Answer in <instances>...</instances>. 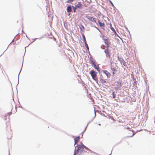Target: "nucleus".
Here are the masks:
<instances>
[{"label":"nucleus","mask_w":155,"mask_h":155,"mask_svg":"<svg viewBox=\"0 0 155 155\" xmlns=\"http://www.w3.org/2000/svg\"><path fill=\"white\" fill-rule=\"evenodd\" d=\"M109 2L111 4V5L113 6V7H114V6L113 4V3L112 2L110 1H109Z\"/></svg>","instance_id":"5701e85b"},{"label":"nucleus","mask_w":155,"mask_h":155,"mask_svg":"<svg viewBox=\"0 0 155 155\" xmlns=\"http://www.w3.org/2000/svg\"><path fill=\"white\" fill-rule=\"evenodd\" d=\"M112 95L113 98L114 99L116 97V95L114 94V91L112 92Z\"/></svg>","instance_id":"f3484780"},{"label":"nucleus","mask_w":155,"mask_h":155,"mask_svg":"<svg viewBox=\"0 0 155 155\" xmlns=\"http://www.w3.org/2000/svg\"><path fill=\"white\" fill-rule=\"evenodd\" d=\"M97 73H96L94 70L92 69L90 72V74H91L92 78L95 81L97 80Z\"/></svg>","instance_id":"f03ea898"},{"label":"nucleus","mask_w":155,"mask_h":155,"mask_svg":"<svg viewBox=\"0 0 155 155\" xmlns=\"http://www.w3.org/2000/svg\"><path fill=\"white\" fill-rule=\"evenodd\" d=\"M82 37L83 38L84 43H85L87 42L85 36L84 34H83L82 35Z\"/></svg>","instance_id":"dca6fc26"},{"label":"nucleus","mask_w":155,"mask_h":155,"mask_svg":"<svg viewBox=\"0 0 155 155\" xmlns=\"http://www.w3.org/2000/svg\"><path fill=\"white\" fill-rule=\"evenodd\" d=\"M73 12H76V10L77 9L76 8H75V6H72Z\"/></svg>","instance_id":"aec40b11"},{"label":"nucleus","mask_w":155,"mask_h":155,"mask_svg":"<svg viewBox=\"0 0 155 155\" xmlns=\"http://www.w3.org/2000/svg\"><path fill=\"white\" fill-rule=\"evenodd\" d=\"M99 24L100 25V27L103 29H104L105 24L104 22H101L99 20L98 21Z\"/></svg>","instance_id":"0eeeda50"},{"label":"nucleus","mask_w":155,"mask_h":155,"mask_svg":"<svg viewBox=\"0 0 155 155\" xmlns=\"http://www.w3.org/2000/svg\"><path fill=\"white\" fill-rule=\"evenodd\" d=\"M103 72L106 75L107 77L109 78L110 77L111 74L110 73L107 71L104 70L103 71Z\"/></svg>","instance_id":"1a4fd4ad"},{"label":"nucleus","mask_w":155,"mask_h":155,"mask_svg":"<svg viewBox=\"0 0 155 155\" xmlns=\"http://www.w3.org/2000/svg\"><path fill=\"white\" fill-rule=\"evenodd\" d=\"M130 132L132 133V135H130V136H129L128 137H132L134 135V132H133V131H130Z\"/></svg>","instance_id":"4be33fe9"},{"label":"nucleus","mask_w":155,"mask_h":155,"mask_svg":"<svg viewBox=\"0 0 155 155\" xmlns=\"http://www.w3.org/2000/svg\"><path fill=\"white\" fill-rule=\"evenodd\" d=\"M84 44H85V46L86 48L88 50H89V47H88V46L87 42L84 43Z\"/></svg>","instance_id":"6ab92c4d"},{"label":"nucleus","mask_w":155,"mask_h":155,"mask_svg":"<svg viewBox=\"0 0 155 155\" xmlns=\"http://www.w3.org/2000/svg\"><path fill=\"white\" fill-rule=\"evenodd\" d=\"M75 8H76L77 9H82L83 7L81 2H78V4L75 5Z\"/></svg>","instance_id":"20e7f679"},{"label":"nucleus","mask_w":155,"mask_h":155,"mask_svg":"<svg viewBox=\"0 0 155 155\" xmlns=\"http://www.w3.org/2000/svg\"><path fill=\"white\" fill-rule=\"evenodd\" d=\"M115 83H116V85L114 84H112V85L113 86H116V87H115V89L117 90L121 87L122 86V82L121 81L119 80L118 81H117L116 82H115Z\"/></svg>","instance_id":"7ed1b4c3"},{"label":"nucleus","mask_w":155,"mask_h":155,"mask_svg":"<svg viewBox=\"0 0 155 155\" xmlns=\"http://www.w3.org/2000/svg\"><path fill=\"white\" fill-rule=\"evenodd\" d=\"M104 52L106 54V56L107 57H109L110 58V52L108 50V48L107 49H105L104 51Z\"/></svg>","instance_id":"9d476101"},{"label":"nucleus","mask_w":155,"mask_h":155,"mask_svg":"<svg viewBox=\"0 0 155 155\" xmlns=\"http://www.w3.org/2000/svg\"><path fill=\"white\" fill-rule=\"evenodd\" d=\"M93 66L94 68L96 69L97 70V71H99V67L98 66H97L95 64H94V65H93Z\"/></svg>","instance_id":"4468645a"},{"label":"nucleus","mask_w":155,"mask_h":155,"mask_svg":"<svg viewBox=\"0 0 155 155\" xmlns=\"http://www.w3.org/2000/svg\"><path fill=\"white\" fill-rule=\"evenodd\" d=\"M87 18L90 21L96 23V19L95 18L92 17L90 16H87Z\"/></svg>","instance_id":"423d86ee"},{"label":"nucleus","mask_w":155,"mask_h":155,"mask_svg":"<svg viewBox=\"0 0 155 155\" xmlns=\"http://www.w3.org/2000/svg\"><path fill=\"white\" fill-rule=\"evenodd\" d=\"M93 66L94 68L96 69L97 70V71H99V67L98 66H97L95 64H94V65H93Z\"/></svg>","instance_id":"2eb2a0df"},{"label":"nucleus","mask_w":155,"mask_h":155,"mask_svg":"<svg viewBox=\"0 0 155 155\" xmlns=\"http://www.w3.org/2000/svg\"><path fill=\"white\" fill-rule=\"evenodd\" d=\"M74 0H68L66 2L67 3H71Z\"/></svg>","instance_id":"a211bd4d"},{"label":"nucleus","mask_w":155,"mask_h":155,"mask_svg":"<svg viewBox=\"0 0 155 155\" xmlns=\"http://www.w3.org/2000/svg\"><path fill=\"white\" fill-rule=\"evenodd\" d=\"M67 11L68 12H72V8L71 7V5L69 6L67 8Z\"/></svg>","instance_id":"ddd939ff"},{"label":"nucleus","mask_w":155,"mask_h":155,"mask_svg":"<svg viewBox=\"0 0 155 155\" xmlns=\"http://www.w3.org/2000/svg\"><path fill=\"white\" fill-rule=\"evenodd\" d=\"M77 147L78 148L77 150H75L74 153V155H81L82 152L84 150V148L87 150L88 149L87 147L82 144L81 145H78Z\"/></svg>","instance_id":"f257e3e1"},{"label":"nucleus","mask_w":155,"mask_h":155,"mask_svg":"<svg viewBox=\"0 0 155 155\" xmlns=\"http://www.w3.org/2000/svg\"><path fill=\"white\" fill-rule=\"evenodd\" d=\"M90 63L92 65H93L94 64H95L93 61V60H91L90 61Z\"/></svg>","instance_id":"412c9836"},{"label":"nucleus","mask_w":155,"mask_h":155,"mask_svg":"<svg viewBox=\"0 0 155 155\" xmlns=\"http://www.w3.org/2000/svg\"><path fill=\"white\" fill-rule=\"evenodd\" d=\"M80 139V137L79 136L78 137L75 138L74 139V145L77 144L78 142Z\"/></svg>","instance_id":"9b49d317"},{"label":"nucleus","mask_w":155,"mask_h":155,"mask_svg":"<svg viewBox=\"0 0 155 155\" xmlns=\"http://www.w3.org/2000/svg\"><path fill=\"white\" fill-rule=\"evenodd\" d=\"M104 43L107 46V48H108L110 44L109 40L108 39H104Z\"/></svg>","instance_id":"39448f33"},{"label":"nucleus","mask_w":155,"mask_h":155,"mask_svg":"<svg viewBox=\"0 0 155 155\" xmlns=\"http://www.w3.org/2000/svg\"><path fill=\"white\" fill-rule=\"evenodd\" d=\"M124 66L125 65L124 64Z\"/></svg>","instance_id":"b1692460"},{"label":"nucleus","mask_w":155,"mask_h":155,"mask_svg":"<svg viewBox=\"0 0 155 155\" xmlns=\"http://www.w3.org/2000/svg\"><path fill=\"white\" fill-rule=\"evenodd\" d=\"M111 69L112 71V74L114 76L115 74L117 72V69L116 67H111Z\"/></svg>","instance_id":"6e6552de"},{"label":"nucleus","mask_w":155,"mask_h":155,"mask_svg":"<svg viewBox=\"0 0 155 155\" xmlns=\"http://www.w3.org/2000/svg\"><path fill=\"white\" fill-rule=\"evenodd\" d=\"M100 80L102 84L107 83L106 80L103 79L102 78H100Z\"/></svg>","instance_id":"f8f14e48"}]
</instances>
